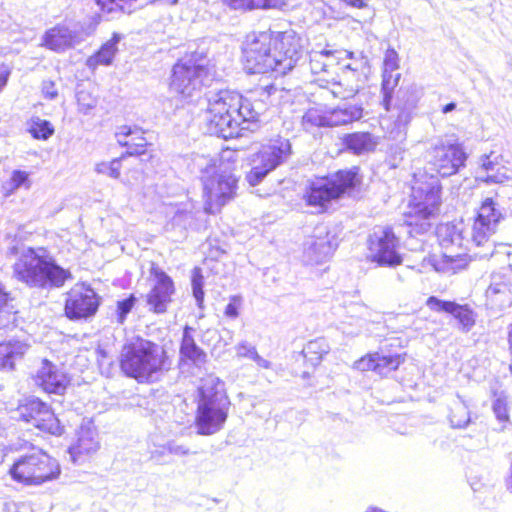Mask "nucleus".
Returning <instances> with one entry per match:
<instances>
[{
	"mask_svg": "<svg viewBox=\"0 0 512 512\" xmlns=\"http://www.w3.org/2000/svg\"><path fill=\"white\" fill-rule=\"evenodd\" d=\"M276 92L277 88L273 85L252 92L249 97L231 90L210 92L204 113L207 132L224 139L239 136L241 129H248V126H241L257 121L266 110V102Z\"/></svg>",
	"mask_w": 512,
	"mask_h": 512,
	"instance_id": "nucleus-1",
	"label": "nucleus"
},
{
	"mask_svg": "<svg viewBox=\"0 0 512 512\" xmlns=\"http://www.w3.org/2000/svg\"><path fill=\"white\" fill-rule=\"evenodd\" d=\"M301 47V39L293 30L252 32L242 47L245 69L252 74L274 71L285 75L301 58Z\"/></svg>",
	"mask_w": 512,
	"mask_h": 512,
	"instance_id": "nucleus-2",
	"label": "nucleus"
},
{
	"mask_svg": "<svg viewBox=\"0 0 512 512\" xmlns=\"http://www.w3.org/2000/svg\"><path fill=\"white\" fill-rule=\"evenodd\" d=\"M502 218L501 212L495 208V203L491 198H487L478 210L477 217L471 230V239H466L463 235L464 224L445 223L437 228L439 243L444 250H454L467 248L468 244L483 248L475 255L480 258H488L494 255L496 246L490 241V237L495 233L497 225Z\"/></svg>",
	"mask_w": 512,
	"mask_h": 512,
	"instance_id": "nucleus-3",
	"label": "nucleus"
},
{
	"mask_svg": "<svg viewBox=\"0 0 512 512\" xmlns=\"http://www.w3.org/2000/svg\"><path fill=\"white\" fill-rule=\"evenodd\" d=\"M14 276L27 286L40 289L59 288L72 275L68 269L57 264L54 257L42 247H14Z\"/></svg>",
	"mask_w": 512,
	"mask_h": 512,
	"instance_id": "nucleus-4",
	"label": "nucleus"
},
{
	"mask_svg": "<svg viewBox=\"0 0 512 512\" xmlns=\"http://www.w3.org/2000/svg\"><path fill=\"white\" fill-rule=\"evenodd\" d=\"M121 371L139 383H150L167 366L166 351L150 340L134 337L125 342L119 357Z\"/></svg>",
	"mask_w": 512,
	"mask_h": 512,
	"instance_id": "nucleus-5",
	"label": "nucleus"
},
{
	"mask_svg": "<svg viewBox=\"0 0 512 512\" xmlns=\"http://www.w3.org/2000/svg\"><path fill=\"white\" fill-rule=\"evenodd\" d=\"M440 181L435 175L414 174L411 199L405 223L411 228L410 233L423 234L431 227L440 206Z\"/></svg>",
	"mask_w": 512,
	"mask_h": 512,
	"instance_id": "nucleus-6",
	"label": "nucleus"
},
{
	"mask_svg": "<svg viewBox=\"0 0 512 512\" xmlns=\"http://www.w3.org/2000/svg\"><path fill=\"white\" fill-rule=\"evenodd\" d=\"M199 394L196 428L201 435L215 434L223 428L230 407L224 384L219 378L209 375L202 379Z\"/></svg>",
	"mask_w": 512,
	"mask_h": 512,
	"instance_id": "nucleus-7",
	"label": "nucleus"
},
{
	"mask_svg": "<svg viewBox=\"0 0 512 512\" xmlns=\"http://www.w3.org/2000/svg\"><path fill=\"white\" fill-rule=\"evenodd\" d=\"M59 462L41 449L20 455L9 469L11 478L25 486H40L59 478Z\"/></svg>",
	"mask_w": 512,
	"mask_h": 512,
	"instance_id": "nucleus-8",
	"label": "nucleus"
},
{
	"mask_svg": "<svg viewBox=\"0 0 512 512\" xmlns=\"http://www.w3.org/2000/svg\"><path fill=\"white\" fill-rule=\"evenodd\" d=\"M207 60L198 54L179 60L172 69L170 90L183 99L198 95L211 81Z\"/></svg>",
	"mask_w": 512,
	"mask_h": 512,
	"instance_id": "nucleus-9",
	"label": "nucleus"
},
{
	"mask_svg": "<svg viewBox=\"0 0 512 512\" xmlns=\"http://www.w3.org/2000/svg\"><path fill=\"white\" fill-rule=\"evenodd\" d=\"M358 182L354 170L338 171L331 177L319 178L312 181L305 193L308 205L324 208L334 199L340 198L347 190Z\"/></svg>",
	"mask_w": 512,
	"mask_h": 512,
	"instance_id": "nucleus-10",
	"label": "nucleus"
},
{
	"mask_svg": "<svg viewBox=\"0 0 512 512\" xmlns=\"http://www.w3.org/2000/svg\"><path fill=\"white\" fill-rule=\"evenodd\" d=\"M204 209L215 214L231 199L237 189V178L227 167L220 169L211 176H202Z\"/></svg>",
	"mask_w": 512,
	"mask_h": 512,
	"instance_id": "nucleus-11",
	"label": "nucleus"
},
{
	"mask_svg": "<svg viewBox=\"0 0 512 512\" xmlns=\"http://www.w3.org/2000/svg\"><path fill=\"white\" fill-rule=\"evenodd\" d=\"M291 153L287 139H278L262 148L251 158V170L246 179L251 186L259 184L268 173L278 167Z\"/></svg>",
	"mask_w": 512,
	"mask_h": 512,
	"instance_id": "nucleus-12",
	"label": "nucleus"
},
{
	"mask_svg": "<svg viewBox=\"0 0 512 512\" xmlns=\"http://www.w3.org/2000/svg\"><path fill=\"white\" fill-rule=\"evenodd\" d=\"M368 242L372 261L385 266H396L402 262L398 252L399 241L391 228H375Z\"/></svg>",
	"mask_w": 512,
	"mask_h": 512,
	"instance_id": "nucleus-13",
	"label": "nucleus"
},
{
	"mask_svg": "<svg viewBox=\"0 0 512 512\" xmlns=\"http://www.w3.org/2000/svg\"><path fill=\"white\" fill-rule=\"evenodd\" d=\"M92 33L91 26L58 24L45 32L42 46L55 52H63L80 44Z\"/></svg>",
	"mask_w": 512,
	"mask_h": 512,
	"instance_id": "nucleus-14",
	"label": "nucleus"
},
{
	"mask_svg": "<svg viewBox=\"0 0 512 512\" xmlns=\"http://www.w3.org/2000/svg\"><path fill=\"white\" fill-rule=\"evenodd\" d=\"M18 418L53 435H60L62 428L50 407L37 398L26 400L17 409Z\"/></svg>",
	"mask_w": 512,
	"mask_h": 512,
	"instance_id": "nucleus-15",
	"label": "nucleus"
},
{
	"mask_svg": "<svg viewBox=\"0 0 512 512\" xmlns=\"http://www.w3.org/2000/svg\"><path fill=\"white\" fill-rule=\"evenodd\" d=\"M465 160L466 154L458 144L441 140L429 151V164L442 177L455 174Z\"/></svg>",
	"mask_w": 512,
	"mask_h": 512,
	"instance_id": "nucleus-16",
	"label": "nucleus"
},
{
	"mask_svg": "<svg viewBox=\"0 0 512 512\" xmlns=\"http://www.w3.org/2000/svg\"><path fill=\"white\" fill-rule=\"evenodd\" d=\"M98 308L96 293L90 287L75 285L67 295L65 313L70 319L87 318Z\"/></svg>",
	"mask_w": 512,
	"mask_h": 512,
	"instance_id": "nucleus-17",
	"label": "nucleus"
},
{
	"mask_svg": "<svg viewBox=\"0 0 512 512\" xmlns=\"http://www.w3.org/2000/svg\"><path fill=\"white\" fill-rule=\"evenodd\" d=\"M332 239L326 229H315L314 234L304 242L302 261L306 265H319L328 261L336 248Z\"/></svg>",
	"mask_w": 512,
	"mask_h": 512,
	"instance_id": "nucleus-18",
	"label": "nucleus"
},
{
	"mask_svg": "<svg viewBox=\"0 0 512 512\" xmlns=\"http://www.w3.org/2000/svg\"><path fill=\"white\" fill-rule=\"evenodd\" d=\"M152 273L155 283L146 295V303L149 311L161 314L167 311L174 293V285L172 279L165 272L153 268Z\"/></svg>",
	"mask_w": 512,
	"mask_h": 512,
	"instance_id": "nucleus-19",
	"label": "nucleus"
},
{
	"mask_svg": "<svg viewBox=\"0 0 512 512\" xmlns=\"http://www.w3.org/2000/svg\"><path fill=\"white\" fill-rule=\"evenodd\" d=\"M486 298L491 308L502 310L512 304V271H499L492 274L486 290Z\"/></svg>",
	"mask_w": 512,
	"mask_h": 512,
	"instance_id": "nucleus-20",
	"label": "nucleus"
},
{
	"mask_svg": "<svg viewBox=\"0 0 512 512\" xmlns=\"http://www.w3.org/2000/svg\"><path fill=\"white\" fill-rule=\"evenodd\" d=\"M477 178L485 183H504L512 178V168L505 165L502 155L491 152L480 157V169Z\"/></svg>",
	"mask_w": 512,
	"mask_h": 512,
	"instance_id": "nucleus-21",
	"label": "nucleus"
},
{
	"mask_svg": "<svg viewBox=\"0 0 512 512\" xmlns=\"http://www.w3.org/2000/svg\"><path fill=\"white\" fill-rule=\"evenodd\" d=\"M344 54L346 58L352 59L354 53L349 51L337 52L331 50L312 51L309 55V66L312 74L319 75V78H331L336 73L339 56Z\"/></svg>",
	"mask_w": 512,
	"mask_h": 512,
	"instance_id": "nucleus-22",
	"label": "nucleus"
},
{
	"mask_svg": "<svg viewBox=\"0 0 512 512\" xmlns=\"http://www.w3.org/2000/svg\"><path fill=\"white\" fill-rule=\"evenodd\" d=\"M68 382L66 374L47 360L42 362L35 376V383L47 393L62 394Z\"/></svg>",
	"mask_w": 512,
	"mask_h": 512,
	"instance_id": "nucleus-23",
	"label": "nucleus"
},
{
	"mask_svg": "<svg viewBox=\"0 0 512 512\" xmlns=\"http://www.w3.org/2000/svg\"><path fill=\"white\" fill-rule=\"evenodd\" d=\"M100 447L97 431L92 426H81L77 433V440L69 448L73 462H82L86 457L97 452Z\"/></svg>",
	"mask_w": 512,
	"mask_h": 512,
	"instance_id": "nucleus-24",
	"label": "nucleus"
},
{
	"mask_svg": "<svg viewBox=\"0 0 512 512\" xmlns=\"http://www.w3.org/2000/svg\"><path fill=\"white\" fill-rule=\"evenodd\" d=\"M424 261L437 272L455 274L467 267L469 258L465 253L445 250L441 257L429 256Z\"/></svg>",
	"mask_w": 512,
	"mask_h": 512,
	"instance_id": "nucleus-25",
	"label": "nucleus"
},
{
	"mask_svg": "<svg viewBox=\"0 0 512 512\" xmlns=\"http://www.w3.org/2000/svg\"><path fill=\"white\" fill-rule=\"evenodd\" d=\"M145 132L137 126H120L116 132L117 142L128 149L127 154L138 155L145 151L148 144Z\"/></svg>",
	"mask_w": 512,
	"mask_h": 512,
	"instance_id": "nucleus-26",
	"label": "nucleus"
},
{
	"mask_svg": "<svg viewBox=\"0 0 512 512\" xmlns=\"http://www.w3.org/2000/svg\"><path fill=\"white\" fill-rule=\"evenodd\" d=\"M345 148L356 155L369 153L378 145V137L369 132H355L343 137Z\"/></svg>",
	"mask_w": 512,
	"mask_h": 512,
	"instance_id": "nucleus-27",
	"label": "nucleus"
},
{
	"mask_svg": "<svg viewBox=\"0 0 512 512\" xmlns=\"http://www.w3.org/2000/svg\"><path fill=\"white\" fill-rule=\"evenodd\" d=\"M193 332L194 328L187 325L184 327L180 345V354L195 365L200 366L206 362L207 355L196 344Z\"/></svg>",
	"mask_w": 512,
	"mask_h": 512,
	"instance_id": "nucleus-28",
	"label": "nucleus"
},
{
	"mask_svg": "<svg viewBox=\"0 0 512 512\" xmlns=\"http://www.w3.org/2000/svg\"><path fill=\"white\" fill-rule=\"evenodd\" d=\"M363 116V108L361 105H341L334 109L328 110V126L335 127L348 125L354 121H358Z\"/></svg>",
	"mask_w": 512,
	"mask_h": 512,
	"instance_id": "nucleus-29",
	"label": "nucleus"
},
{
	"mask_svg": "<svg viewBox=\"0 0 512 512\" xmlns=\"http://www.w3.org/2000/svg\"><path fill=\"white\" fill-rule=\"evenodd\" d=\"M28 345L19 340L0 343V369L12 370L15 362L23 357Z\"/></svg>",
	"mask_w": 512,
	"mask_h": 512,
	"instance_id": "nucleus-30",
	"label": "nucleus"
},
{
	"mask_svg": "<svg viewBox=\"0 0 512 512\" xmlns=\"http://www.w3.org/2000/svg\"><path fill=\"white\" fill-rule=\"evenodd\" d=\"M120 39L121 36L119 34H114L94 55L87 59V66L91 69H96L99 65H110L118 51L117 45Z\"/></svg>",
	"mask_w": 512,
	"mask_h": 512,
	"instance_id": "nucleus-31",
	"label": "nucleus"
},
{
	"mask_svg": "<svg viewBox=\"0 0 512 512\" xmlns=\"http://www.w3.org/2000/svg\"><path fill=\"white\" fill-rule=\"evenodd\" d=\"M367 60L360 56L353 62L345 65L342 69L341 76L343 80L356 86L360 90L366 80Z\"/></svg>",
	"mask_w": 512,
	"mask_h": 512,
	"instance_id": "nucleus-32",
	"label": "nucleus"
},
{
	"mask_svg": "<svg viewBox=\"0 0 512 512\" xmlns=\"http://www.w3.org/2000/svg\"><path fill=\"white\" fill-rule=\"evenodd\" d=\"M316 81L319 82L321 87L328 89L335 98L348 99L359 92L356 86L344 81L341 75H339L338 81H335L333 76L331 78H318Z\"/></svg>",
	"mask_w": 512,
	"mask_h": 512,
	"instance_id": "nucleus-33",
	"label": "nucleus"
},
{
	"mask_svg": "<svg viewBox=\"0 0 512 512\" xmlns=\"http://www.w3.org/2000/svg\"><path fill=\"white\" fill-rule=\"evenodd\" d=\"M329 349L330 347L324 338H317L305 345L303 355L307 362L316 366L321 362L323 356L329 352Z\"/></svg>",
	"mask_w": 512,
	"mask_h": 512,
	"instance_id": "nucleus-34",
	"label": "nucleus"
},
{
	"mask_svg": "<svg viewBox=\"0 0 512 512\" xmlns=\"http://www.w3.org/2000/svg\"><path fill=\"white\" fill-rule=\"evenodd\" d=\"M192 165L194 169L203 174L202 176H211L215 172H219L220 169L225 168L221 159L200 154L193 156Z\"/></svg>",
	"mask_w": 512,
	"mask_h": 512,
	"instance_id": "nucleus-35",
	"label": "nucleus"
},
{
	"mask_svg": "<svg viewBox=\"0 0 512 512\" xmlns=\"http://www.w3.org/2000/svg\"><path fill=\"white\" fill-rule=\"evenodd\" d=\"M374 358L375 372L381 376H386L392 371H395L404 361V358L400 354L382 355L378 352H375Z\"/></svg>",
	"mask_w": 512,
	"mask_h": 512,
	"instance_id": "nucleus-36",
	"label": "nucleus"
},
{
	"mask_svg": "<svg viewBox=\"0 0 512 512\" xmlns=\"http://www.w3.org/2000/svg\"><path fill=\"white\" fill-rule=\"evenodd\" d=\"M27 130L34 139L47 140L54 134V127L48 120L32 117L27 122Z\"/></svg>",
	"mask_w": 512,
	"mask_h": 512,
	"instance_id": "nucleus-37",
	"label": "nucleus"
},
{
	"mask_svg": "<svg viewBox=\"0 0 512 512\" xmlns=\"http://www.w3.org/2000/svg\"><path fill=\"white\" fill-rule=\"evenodd\" d=\"M302 125L308 131L316 127H329L328 111L319 108L308 109L302 117Z\"/></svg>",
	"mask_w": 512,
	"mask_h": 512,
	"instance_id": "nucleus-38",
	"label": "nucleus"
},
{
	"mask_svg": "<svg viewBox=\"0 0 512 512\" xmlns=\"http://www.w3.org/2000/svg\"><path fill=\"white\" fill-rule=\"evenodd\" d=\"M235 350L237 357L250 359L261 368L268 369L271 366V363L268 360L258 354L256 347L247 341H242L237 344L235 346Z\"/></svg>",
	"mask_w": 512,
	"mask_h": 512,
	"instance_id": "nucleus-39",
	"label": "nucleus"
},
{
	"mask_svg": "<svg viewBox=\"0 0 512 512\" xmlns=\"http://www.w3.org/2000/svg\"><path fill=\"white\" fill-rule=\"evenodd\" d=\"M449 419L454 428L466 427L470 422V413L466 404L460 400L455 401L452 404Z\"/></svg>",
	"mask_w": 512,
	"mask_h": 512,
	"instance_id": "nucleus-40",
	"label": "nucleus"
},
{
	"mask_svg": "<svg viewBox=\"0 0 512 512\" xmlns=\"http://www.w3.org/2000/svg\"><path fill=\"white\" fill-rule=\"evenodd\" d=\"M452 314L460 324V328L464 332H468L475 325V315L468 306H462L454 302V308L451 309Z\"/></svg>",
	"mask_w": 512,
	"mask_h": 512,
	"instance_id": "nucleus-41",
	"label": "nucleus"
},
{
	"mask_svg": "<svg viewBox=\"0 0 512 512\" xmlns=\"http://www.w3.org/2000/svg\"><path fill=\"white\" fill-rule=\"evenodd\" d=\"M509 398L501 392L495 395L492 410L496 419L503 425L509 422Z\"/></svg>",
	"mask_w": 512,
	"mask_h": 512,
	"instance_id": "nucleus-42",
	"label": "nucleus"
},
{
	"mask_svg": "<svg viewBox=\"0 0 512 512\" xmlns=\"http://www.w3.org/2000/svg\"><path fill=\"white\" fill-rule=\"evenodd\" d=\"M121 159L115 158L110 162H99L95 165V171L98 174L106 175L113 179H118L120 176Z\"/></svg>",
	"mask_w": 512,
	"mask_h": 512,
	"instance_id": "nucleus-43",
	"label": "nucleus"
},
{
	"mask_svg": "<svg viewBox=\"0 0 512 512\" xmlns=\"http://www.w3.org/2000/svg\"><path fill=\"white\" fill-rule=\"evenodd\" d=\"M77 103L78 110L81 113L88 114L96 107L97 98L86 90H80L77 92Z\"/></svg>",
	"mask_w": 512,
	"mask_h": 512,
	"instance_id": "nucleus-44",
	"label": "nucleus"
},
{
	"mask_svg": "<svg viewBox=\"0 0 512 512\" xmlns=\"http://www.w3.org/2000/svg\"><path fill=\"white\" fill-rule=\"evenodd\" d=\"M192 290L198 306H201L204 300L203 276L200 268H194L192 272Z\"/></svg>",
	"mask_w": 512,
	"mask_h": 512,
	"instance_id": "nucleus-45",
	"label": "nucleus"
},
{
	"mask_svg": "<svg viewBox=\"0 0 512 512\" xmlns=\"http://www.w3.org/2000/svg\"><path fill=\"white\" fill-rule=\"evenodd\" d=\"M399 79V73L383 71L382 91L384 93L385 100L391 97V93L397 86Z\"/></svg>",
	"mask_w": 512,
	"mask_h": 512,
	"instance_id": "nucleus-46",
	"label": "nucleus"
},
{
	"mask_svg": "<svg viewBox=\"0 0 512 512\" xmlns=\"http://www.w3.org/2000/svg\"><path fill=\"white\" fill-rule=\"evenodd\" d=\"M135 301L136 298L133 295H131L130 297L118 302L117 315L119 323L124 322L127 314L131 311L132 307L134 306Z\"/></svg>",
	"mask_w": 512,
	"mask_h": 512,
	"instance_id": "nucleus-47",
	"label": "nucleus"
},
{
	"mask_svg": "<svg viewBox=\"0 0 512 512\" xmlns=\"http://www.w3.org/2000/svg\"><path fill=\"white\" fill-rule=\"evenodd\" d=\"M399 58L398 54L394 49H387L384 55V70L387 72H396L399 64H398Z\"/></svg>",
	"mask_w": 512,
	"mask_h": 512,
	"instance_id": "nucleus-48",
	"label": "nucleus"
},
{
	"mask_svg": "<svg viewBox=\"0 0 512 512\" xmlns=\"http://www.w3.org/2000/svg\"><path fill=\"white\" fill-rule=\"evenodd\" d=\"M427 306L434 311H444L450 313L451 309L454 308V302L443 301L434 296H431L427 300Z\"/></svg>",
	"mask_w": 512,
	"mask_h": 512,
	"instance_id": "nucleus-49",
	"label": "nucleus"
},
{
	"mask_svg": "<svg viewBox=\"0 0 512 512\" xmlns=\"http://www.w3.org/2000/svg\"><path fill=\"white\" fill-rule=\"evenodd\" d=\"M242 305V297L234 295L230 298V302L227 304L224 310L226 317L235 319L239 315V309Z\"/></svg>",
	"mask_w": 512,
	"mask_h": 512,
	"instance_id": "nucleus-50",
	"label": "nucleus"
},
{
	"mask_svg": "<svg viewBox=\"0 0 512 512\" xmlns=\"http://www.w3.org/2000/svg\"><path fill=\"white\" fill-rule=\"evenodd\" d=\"M354 368L359 371H374L375 372V358L374 353L367 354L354 363Z\"/></svg>",
	"mask_w": 512,
	"mask_h": 512,
	"instance_id": "nucleus-51",
	"label": "nucleus"
},
{
	"mask_svg": "<svg viewBox=\"0 0 512 512\" xmlns=\"http://www.w3.org/2000/svg\"><path fill=\"white\" fill-rule=\"evenodd\" d=\"M27 180V174L23 171H14L8 183L7 190L13 191L19 188Z\"/></svg>",
	"mask_w": 512,
	"mask_h": 512,
	"instance_id": "nucleus-52",
	"label": "nucleus"
},
{
	"mask_svg": "<svg viewBox=\"0 0 512 512\" xmlns=\"http://www.w3.org/2000/svg\"><path fill=\"white\" fill-rule=\"evenodd\" d=\"M42 93L46 99L53 100L58 96V90L55 83L50 80H45L42 83Z\"/></svg>",
	"mask_w": 512,
	"mask_h": 512,
	"instance_id": "nucleus-53",
	"label": "nucleus"
},
{
	"mask_svg": "<svg viewBox=\"0 0 512 512\" xmlns=\"http://www.w3.org/2000/svg\"><path fill=\"white\" fill-rule=\"evenodd\" d=\"M219 339V333L216 329L208 328L201 334V342L206 345H211Z\"/></svg>",
	"mask_w": 512,
	"mask_h": 512,
	"instance_id": "nucleus-54",
	"label": "nucleus"
},
{
	"mask_svg": "<svg viewBox=\"0 0 512 512\" xmlns=\"http://www.w3.org/2000/svg\"><path fill=\"white\" fill-rule=\"evenodd\" d=\"M222 3L232 10L247 11L248 0H221Z\"/></svg>",
	"mask_w": 512,
	"mask_h": 512,
	"instance_id": "nucleus-55",
	"label": "nucleus"
},
{
	"mask_svg": "<svg viewBox=\"0 0 512 512\" xmlns=\"http://www.w3.org/2000/svg\"><path fill=\"white\" fill-rule=\"evenodd\" d=\"M165 449L170 453V454H174V455H179V456H184V455H187L189 453V450L182 446V445H178L176 443H168L167 446L165 447Z\"/></svg>",
	"mask_w": 512,
	"mask_h": 512,
	"instance_id": "nucleus-56",
	"label": "nucleus"
},
{
	"mask_svg": "<svg viewBox=\"0 0 512 512\" xmlns=\"http://www.w3.org/2000/svg\"><path fill=\"white\" fill-rule=\"evenodd\" d=\"M9 295L4 291V288L0 284V312L9 313L11 308L9 307Z\"/></svg>",
	"mask_w": 512,
	"mask_h": 512,
	"instance_id": "nucleus-57",
	"label": "nucleus"
},
{
	"mask_svg": "<svg viewBox=\"0 0 512 512\" xmlns=\"http://www.w3.org/2000/svg\"><path fill=\"white\" fill-rule=\"evenodd\" d=\"M11 74V70L7 65H0V92L6 86L9 76Z\"/></svg>",
	"mask_w": 512,
	"mask_h": 512,
	"instance_id": "nucleus-58",
	"label": "nucleus"
},
{
	"mask_svg": "<svg viewBox=\"0 0 512 512\" xmlns=\"http://www.w3.org/2000/svg\"><path fill=\"white\" fill-rule=\"evenodd\" d=\"M346 5L357 8L366 9L369 7L370 0H342Z\"/></svg>",
	"mask_w": 512,
	"mask_h": 512,
	"instance_id": "nucleus-59",
	"label": "nucleus"
},
{
	"mask_svg": "<svg viewBox=\"0 0 512 512\" xmlns=\"http://www.w3.org/2000/svg\"><path fill=\"white\" fill-rule=\"evenodd\" d=\"M255 9L267 10L266 0H248L247 11Z\"/></svg>",
	"mask_w": 512,
	"mask_h": 512,
	"instance_id": "nucleus-60",
	"label": "nucleus"
},
{
	"mask_svg": "<svg viewBox=\"0 0 512 512\" xmlns=\"http://www.w3.org/2000/svg\"><path fill=\"white\" fill-rule=\"evenodd\" d=\"M499 248L505 249V255L507 256V267H504L501 269V271H506L507 273H510L512 271V247H506L505 245H499Z\"/></svg>",
	"mask_w": 512,
	"mask_h": 512,
	"instance_id": "nucleus-61",
	"label": "nucleus"
},
{
	"mask_svg": "<svg viewBox=\"0 0 512 512\" xmlns=\"http://www.w3.org/2000/svg\"><path fill=\"white\" fill-rule=\"evenodd\" d=\"M267 9H281L286 5L285 0H266Z\"/></svg>",
	"mask_w": 512,
	"mask_h": 512,
	"instance_id": "nucleus-62",
	"label": "nucleus"
},
{
	"mask_svg": "<svg viewBox=\"0 0 512 512\" xmlns=\"http://www.w3.org/2000/svg\"><path fill=\"white\" fill-rule=\"evenodd\" d=\"M178 2L179 0H150L151 4L159 6H175Z\"/></svg>",
	"mask_w": 512,
	"mask_h": 512,
	"instance_id": "nucleus-63",
	"label": "nucleus"
},
{
	"mask_svg": "<svg viewBox=\"0 0 512 512\" xmlns=\"http://www.w3.org/2000/svg\"><path fill=\"white\" fill-rule=\"evenodd\" d=\"M455 109H456V103L451 102V103H448V104H446L445 106L442 107V112L444 114H447L449 112H452Z\"/></svg>",
	"mask_w": 512,
	"mask_h": 512,
	"instance_id": "nucleus-64",
	"label": "nucleus"
}]
</instances>
